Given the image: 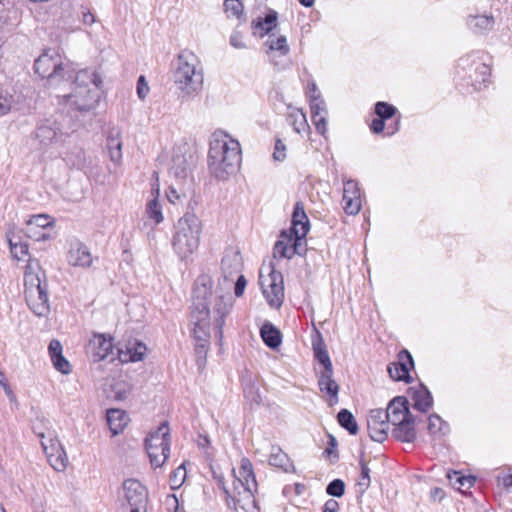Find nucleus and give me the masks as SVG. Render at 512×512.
Segmentation results:
<instances>
[{
	"instance_id": "29",
	"label": "nucleus",
	"mask_w": 512,
	"mask_h": 512,
	"mask_svg": "<svg viewBox=\"0 0 512 512\" xmlns=\"http://www.w3.org/2000/svg\"><path fill=\"white\" fill-rule=\"evenodd\" d=\"M233 301L231 297L219 296L214 306V313L216 314L215 326L222 332L226 316L231 312Z\"/></svg>"
},
{
	"instance_id": "25",
	"label": "nucleus",
	"mask_w": 512,
	"mask_h": 512,
	"mask_svg": "<svg viewBox=\"0 0 512 512\" xmlns=\"http://www.w3.org/2000/svg\"><path fill=\"white\" fill-rule=\"evenodd\" d=\"M58 132L59 128L55 124L46 121L37 126L34 139L38 142L39 148H45L56 140Z\"/></svg>"
},
{
	"instance_id": "15",
	"label": "nucleus",
	"mask_w": 512,
	"mask_h": 512,
	"mask_svg": "<svg viewBox=\"0 0 512 512\" xmlns=\"http://www.w3.org/2000/svg\"><path fill=\"white\" fill-rule=\"evenodd\" d=\"M67 262L73 267L89 268L93 258L89 248L79 240H72L69 243Z\"/></svg>"
},
{
	"instance_id": "14",
	"label": "nucleus",
	"mask_w": 512,
	"mask_h": 512,
	"mask_svg": "<svg viewBox=\"0 0 512 512\" xmlns=\"http://www.w3.org/2000/svg\"><path fill=\"white\" fill-rule=\"evenodd\" d=\"M41 446L50 465L56 471L61 472L67 468L68 457L58 439H51L50 444H47L46 441H42Z\"/></svg>"
},
{
	"instance_id": "6",
	"label": "nucleus",
	"mask_w": 512,
	"mask_h": 512,
	"mask_svg": "<svg viewBox=\"0 0 512 512\" xmlns=\"http://www.w3.org/2000/svg\"><path fill=\"white\" fill-rule=\"evenodd\" d=\"M211 469H213L211 467ZM214 478L217 480L219 486L223 489L228 498L233 502V506L231 502L227 499V504L229 507L233 509H237V504L240 502L241 497L247 500L253 501V493L256 491L257 482L254 476L252 463L243 458L241 460V465L239 467L238 472L235 474L234 480V491L230 493L224 485L223 477L218 475L214 470H212Z\"/></svg>"
},
{
	"instance_id": "24",
	"label": "nucleus",
	"mask_w": 512,
	"mask_h": 512,
	"mask_svg": "<svg viewBox=\"0 0 512 512\" xmlns=\"http://www.w3.org/2000/svg\"><path fill=\"white\" fill-rule=\"evenodd\" d=\"M48 351L54 368L62 374H69L72 367L62 354L63 348L60 341L53 339L49 344Z\"/></svg>"
},
{
	"instance_id": "62",
	"label": "nucleus",
	"mask_w": 512,
	"mask_h": 512,
	"mask_svg": "<svg viewBox=\"0 0 512 512\" xmlns=\"http://www.w3.org/2000/svg\"><path fill=\"white\" fill-rule=\"evenodd\" d=\"M149 92L148 84L146 83L145 77L140 76L137 82V94L140 99H144Z\"/></svg>"
},
{
	"instance_id": "64",
	"label": "nucleus",
	"mask_w": 512,
	"mask_h": 512,
	"mask_svg": "<svg viewBox=\"0 0 512 512\" xmlns=\"http://www.w3.org/2000/svg\"><path fill=\"white\" fill-rule=\"evenodd\" d=\"M245 397L255 403H260L261 401V395L257 389H255L253 386H250L245 389Z\"/></svg>"
},
{
	"instance_id": "58",
	"label": "nucleus",
	"mask_w": 512,
	"mask_h": 512,
	"mask_svg": "<svg viewBox=\"0 0 512 512\" xmlns=\"http://www.w3.org/2000/svg\"><path fill=\"white\" fill-rule=\"evenodd\" d=\"M12 97L0 90V116L5 115L11 109Z\"/></svg>"
},
{
	"instance_id": "21",
	"label": "nucleus",
	"mask_w": 512,
	"mask_h": 512,
	"mask_svg": "<svg viewBox=\"0 0 512 512\" xmlns=\"http://www.w3.org/2000/svg\"><path fill=\"white\" fill-rule=\"evenodd\" d=\"M146 346L137 341H130L124 346L117 347L118 360L121 363L141 361L146 353Z\"/></svg>"
},
{
	"instance_id": "28",
	"label": "nucleus",
	"mask_w": 512,
	"mask_h": 512,
	"mask_svg": "<svg viewBox=\"0 0 512 512\" xmlns=\"http://www.w3.org/2000/svg\"><path fill=\"white\" fill-rule=\"evenodd\" d=\"M129 417L125 411L120 409H109L107 411V423L112 434L118 435L127 426Z\"/></svg>"
},
{
	"instance_id": "8",
	"label": "nucleus",
	"mask_w": 512,
	"mask_h": 512,
	"mask_svg": "<svg viewBox=\"0 0 512 512\" xmlns=\"http://www.w3.org/2000/svg\"><path fill=\"white\" fill-rule=\"evenodd\" d=\"M34 70L42 78H47L49 85L60 86L62 82H68L73 78V71L69 65H64L53 55L44 53L36 59Z\"/></svg>"
},
{
	"instance_id": "16",
	"label": "nucleus",
	"mask_w": 512,
	"mask_h": 512,
	"mask_svg": "<svg viewBox=\"0 0 512 512\" xmlns=\"http://www.w3.org/2000/svg\"><path fill=\"white\" fill-rule=\"evenodd\" d=\"M413 358L407 350L398 354V361L388 365V373L395 381L410 382L409 371L413 368Z\"/></svg>"
},
{
	"instance_id": "49",
	"label": "nucleus",
	"mask_w": 512,
	"mask_h": 512,
	"mask_svg": "<svg viewBox=\"0 0 512 512\" xmlns=\"http://www.w3.org/2000/svg\"><path fill=\"white\" fill-rule=\"evenodd\" d=\"M309 102L311 117L327 115L326 104L325 101L321 98V96H313L312 101Z\"/></svg>"
},
{
	"instance_id": "36",
	"label": "nucleus",
	"mask_w": 512,
	"mask_h": 512,
	"mask_svg": "<svg viewBox=\"0 0 512 512\" xmlns=\"http://www.w3.org/2000/svg\"><path fill=\"white\" fill-rule=\"evenodd\" d=\"M276 23V12H271L267 14L264 18H258L254 23V28L256 30L255 33H258L261 37H263L276 27Z\"/></svg>"
},
{
	"instance_id": "44",
	"label": "nucleus",
	"mask_w": 512,
	"mask_h": 512,
	"mask_svg": "<svg viewBox=\"0 0 512 512\" xmlns=\"http://www.w3.org/2000/svg\"><path fill=\"white\" fill-rule=\"evenodd\" d=\"M32 430L40 439H45L47 434H51V423L43 416L37 417L32 423Z\"/></svg>"
},
{
	"instance_id": "11",
	"label": "nucleus",
	"mask_w": 512,
	"mask_h": 512,
	"mask_svg": "<svg viewBox=\"0 0 512 512\" xmlns=\"http://www.w3.org/2000/svg\"><path fill=\"white\" fill-rule=\"evenodd\" d=\"M390 423L385 418L383 409H373L367 418V430L373 441L382 443L388 437Z\"/></svg>"
},
{
	"instance_id": "57",
	"label": "nucleus",
	"mask_w": 512,
	"mask_h": 512,
	"mask_svg": "<svg viewBox=\"0 0 512 512\" xmlns=\"http://www.w3.org/2000/svg\"><path fill=\"white\" fill-rule=\"evenodd\" d=\"M166 198L171 204H181L185 198V194L171 186L166 191Z\"/></svg>"
},
{
	"instance_id": "30",
	"label": "nucleus",
	"mask_w": 512,
	"mask_h": 512,
	"mask_svg": "<svg viewBox=\"0 0 512 512\" xmlns=\"http://www.w3.org/2000/svg\"><path fill=\"white\" fill-rule=\"evenodd\" d=\"M287 120L293 130L298 134H309L311 128L308 124L306 114L299 108H290Z\"/></svg>"
},
{
	"instance_id": "10",
	"label": "nucleus",
	"mask_w": 512,
	"mask_h": 512,
	"mask_svg": "<svg viewBox=\"0 0 512 512\" xmlns=\"http://www.w3.org/2000/svg\"><path fill=\"white\" fill-rule=\"evenodd\" d=\"M114 339L111 335L105 333H95L89 340L87 353L95 362L110 358L115 359Z\"/></svg>"
},
{
	"instance_id": "52",
	"label": "nucleus",
	"mask_w": 512,
	"mask_h": 512,
	"mask_svg": "<svg viewBox=\"0 0 512 512\" xmlns=\"http://www.w3.org/2000/svg\"><path fill=\"white\" fill-rule=\"evenodd\" d=\"M343 205L347 214L356 215L362 207L361 198H343Z\"/></svg>"
},
{
	"instance_id": "51",
	"label": "nucleus",
	"mask_w": 512,
	"mask_h": 512,
	"mask_svg": "<svg viewBox=\"0 0 512 512\" xmlns=\"http://www.w3.org/2000/svg\"><path fill=\"white\" fill-rule=\"evenodd\" d=\"M375 113L379 118L385 120L391 118L396 113V108L386 102H377L375 105Z\"/></svg>"
},
{
	"instance_id": "46",
	"label": "nucleus",
	"mask_w": 512,
	"mask_h": 512,
	"mask_svg": "<svg viewBox=\"0 0 512 512\" xmlns=\"http://www.w3.org/2000/svg\"><path fill=\"white\" fill-rule=\"evenodd\" d=\"M359 464L361 467V474L358 479L357 486L359 488V492L364 493L369 488L371 483L370 469L363 459L360 460Z\"/></svg>"
},
{
	"instance_id": "56",
	"label": "nucleus",
	"mask_w": 512,
	"mask_h": 512,
	"mask_svg": "<svg viewBox=\"0 0 512 512\" xmlns=\"http://www.w3.org/2000/svg\"><path fill=\"white\" fill-rule=\"evenodd\" d=\"M162 455L164 456V460L162 461V464L164 461L169 457V451H170V439H169V428L167 427L166 423L162 422Z\"/></svg>"
},
{
	"instance_id": "20",
	"label": "nucleus",
	"mask_w": 512,
	"mask_h": 512,
	"mask_svg": "<svg viewBox=\"0 0 512 512\" xmlns=\"http://www.w3.org/2000/svg\"><path fill=\"white\" fill-rule=\"evenodd\" d=\"M193 151L187 143L176 146L172 154V170L175 176L184 173L189 165L193 163Z\"/></svg>"
},
{
	"instance_id": "3",
	"label": "nucleus",
	"mask_w": 512,
	"mask_h": 512,
	"mask_svg": "<svg viewBox=\"0 0 512 512\" xmlns=\"http://www.w3.org/2000/svg\"><path fill=\"white\" fill-rule=\"evenodd\" d=\"M72 92L58 95L70 106L79 111H89L96 108L100 100L102 79L94 71L81 70L73 74Z\"/></svg>"
},
{
	"instance_id": "17",
	"label": "nucleus",
	"mask_w": 512,
	"mask_h": 512,
	"mask_svg": "<svg viewBox=\"0 0 512 512\" xmlns=\"http://www.w3.org/2000/svg\"><path fill=\"white\" fill-rule=\"evenodd\" d=\"M385 412V418L390 423L399 424L400 421L412 416L408 408V400L405 397L398 396L390 401Z\"/></svg>"
},
{
	"instance_id": "31",
	"label": "nucleus",
	"mask_w": 512,
	"mask_h": 512,
	"mask_svg": "<svg viewBox=\"0 0 512 512\" xmlns=\"http://www.w3.org/2000/svg\"><path fill=\"white\" fill-rule=\"evenodd\" d=\"M411 398L413 401V407L421 412L428 411L433 404V398L430 391L423 385L413 391Z\"/></svg>"
},
{
	"instance_id": "45",
	"label": "nucleus",
	"mask_w": 512,
	"mask_h": 512,
	"mask_svg": "<svg viewBox=\"0 0 512 512\" xmlns=\"http://www.w3.org/2000/svg\"><path fill=\"white\" fill-rule=\"evenodd\" d=\"M186 475L185 463H182L170 474L169 484L171 489L180 488L186 479Z\"/></svg>"
},
{
	"instance_id": "53",
	"label": "nucleus",
	"mask_w": 512,
	"mask_h": 512,
	"mask_svg": "<svg viewBox=\"0 0 512 512\" xmlns=\"http://www.w3.org/2000/svg\"><path fill=\"white\" fill-rule=\"evenodd\" d=\"M343 198H361L358 183L353 180L344 182Z\"/></svg>"
},
{
	"instance_id": "34",
	"label": "nucleus",
	"mask_w": 512,
	"mask_h": 512,
	"mask_svg": "<svg viewBox=\"0 0 512 512\" xmlns=\"http://www.w3.org/2000/svg\"><path fill=\"white\" fill-rule=\"evenodd\" d=\"M494 23V18L487 15L470 16L467 21L469 28L476 34L490 31Z\"/></svg>"
},
{
	"instance_id": "5",
	"label": "nucleus",
	"mask_w": 512,
	"mask_h": 512,
	"mask_svg": "<svg viewBox=\"0 0 512 512\" xmlns=\"http://www.w3.org/2000/svg\"><path fill=\"white\" fill-rule=\"evenodd\" d=\"M202 221L193 212H186L174 225L172 247L175 253L185 259L199 247L202 234Z\"/></svg>"
},
{
	"instance_id": "63",
	"label": "nucleus",
	"mask_w": 512,
	"mask_h": 512,
	"mask_svg": "<svg viewBox=\"0 0 512 512\" xmlns=\"http://www.w3.org/2000/svg\"><path fill=\"white\" fill-rule=\"evenodd\" d=\"M247 281L244 275H240L235 283L234 293L236 297H241L244 294Z\"/></svg>"
},
{
	"instance_id": "48",
	"label": "nucleus",
	"mask_w": 512,
	"mask_h": 512,
	"mask_svg": "<svg viewBox=\"0 0 512 512\" xmlns=\"http://www.w3.org/2000/svg\"><path fill=\"white\" fill-rule=\"evenodd\" d=\"M116 400H124L128 397L131 388L126 381L117 380L111 385Z\"/></svg>"
},
{
	"instance_id": "43",
	"label": "nucleus",
	"mask_w": 512,
	"mask_h": 512,
	"mask_svg": "<svg viewBox=\"0 0 512 512\" xmlns=\"http://www.w3.org/2000/svg\"><path fill=\"white\" fill-rule=\"evenodd\" d=\"M109 157L114 163H119L122 158V142L118 135L109 136L107 139Z\"/></svg>"
},
{
	"instance_id": "23",
	"label": "nucleus",
	"mask_w": 512,
	"mask_h": 512,
	"mask_svg": "<svg viewBox=\"0 0 512 512\" xmlns=\"http://www.w3.org/2000/svg\"><path fill=\"white\" fill-rule=\"evenodd\" d=\"M160 448V426L153 428L144 439V449L150 459L152 467H160L159 456Z\"/></svg>"
},
{
	"instance_id": "2",
	"label": "nucleus",
	"mask_w": 512,
	"mask_h": 512,
	"mask_svg": "<svg viewBox=\"0 0 512 512\" xmlns=\"http://www.w3.org/2000/svg\"><path fill=\"white\" fill-rule=\"evenodd\" d=\"M173 81L183 99L195 97L203 87L204 75L201 62L189 50L181 51L174 63Z\"/></svg>"
},
{
	"instance_id": "9",
	"label": "nucleus",
	"mask_w": 512,
	"mask_h": 512,
	"mask_svg": "<svg viewBox=\"0 0 512 512\" xmlns=\"http://www.w3.org/2000/svg\"><path fill=\"white\" fill-rule=\"evenodd\" d=\"M119 499L124 512H146L147 510V489L136 479H126L123 482Z\"/></svg>"
},
{
	"instance_id": "42",
	"label": "nucleus",
	"mask_w": 512,
	"mask_h": 512,
	"mask_svg": "<svg viewBox=\"0 0 512 512\" xmlns=\"http://www.w3.org/2000/svg\"><path fill=\"white\" fill-rule=\"evenodd\" d=\"M338 422L339 424L349 431L350 434L356 435L358 432V425L353 416V414L347 409H342L338 413Z\"/></svg>"
},
{
	"instance_id": "18",
	"label": "nucleus",
	"mask_w": 512,
	"mask_h": 512,
	"mask_svg": "<svg viewBox=\"0 0 512 512\" xmlns=\"http://www.w3.org/2000/svg\"><path fill=\"white\" fill-rule=\"evenodd\" d=\"M303 240H296L291 233L282 232L280 239L275 243L274 255L291 259L295 254H300L299 247Z\"/></svg>"
},
{
	"instance_id": "26",
	"label": "nucleus",
	"mask_w": 512,
	"mask_h": 512,
	"mask_svg": "<svg viewBox=\"0 0 512 512\" xmlns=\"http://www.w3.org/2000/svg\"><path fill=\"white\" fill-rule=\"evenodd\" d=\"M415 419L410 416L399 424H393L392 436L401 442H413L416 438Z\"/></svg>"
},
{
	"instance_id": "40",
	"label": "nucleus",
	"mask_w": 512,
	"mask_h": 512,
	"mask_svg": "<svg viewBox=\"0 0 512 512\" xmlns=\"http://www.w3.org/2000/svg\"><path fill=\"white\" fill-rule=\"evenodd\" d=\"M266 46L269 48V50L277 51L282 56L287 55L290 51L287 38L283 35L277 37L269 36L266 41Z\"/></svg>"
},
{
	"instance_id": "61",
	"label": "nucleus",
	"mask_w": 512,
	"mask_h": 512,
	"mask_svg": "<svg viewBox=\"0 0 512 512\" xmlns=\"http://www.w3.org/2000/svg\"><path fill=\"white\" fill-rule=\"evenodd\" d=\"M230 45L235 49H245L246 44L243 40V36L239 31H234L230 36Z\"/></svg>"
},
{
	"instance_id": "19",
	"label": "nucleus",
	"mask_w": 512,
	"mask_h": 512,
	"mask_svg": "<svg viewBox=\"0 0 512 512\" xmlns=\"http://www.w3.org/2000/svg\"><path fill=\"white\" fill-rule=\"evenodd\" d=\"M310 229L309 220L305 213L304 205L297 202L292 215V226L289 233L293 234L296 240H304Z\"/></svg>"
},
{
	"instance_id": "47",
	"label": "nucleus",
	"mask_w": 512,
	"mask_h": 512,
	"mask_svg": "<svg viewBox=\"0 0 512 512\" xmlns=\"http://www.w3.org/2000/svg\"><path fill=\"white\" fill-rule=\"evenodd\" d=\"M224 8L227 17H234L239 19L243 14V4L241 0H225Z\"/></svg>"
},
{
	"instance_id": "59",
	"label": "nucleus",
	"mask_w": 512,
	"mask_h": 512,
	"mask_svg": "<svg viewBox=\"0 0 512 512\" xmlns=\"http://www.w3.org/2000/svg\"><path fill=\"white\" fill-rule=\"evenodd\" d=\"M311 118L317 132L320 133L322 136H325L327 133V115H320Z\"/></svg>"
},
{
	"instance_id": "7",
	"label": "nucleus",
	"mask_w": 512,
	"mask_h": 512,
	"mask_svg": "<svg viewBox=\"0 0 512 512\" xmlns=\"http://www.w3.org/2000/svg\"><path fill=\"white\" fill-rule=\"evenodd\" d=\"M259 285L264 298L272 308H280L284 301V280L272 262L262 265L259 272Z\"/></svg>"
},
{
	"instance_id": "60",
	"label": "nucleus",
	"mask_w": 512,
	"mask_h": 512,
	"mask_svg": "<svg viewBox=\"0 0 512 512\" xmlns=\"http://www.w3.org/2000/svg\"><path fill=\"white\" fill-rule=\"evenodd\" d=\"M208 348L209 344H195V353L197 355L199 367H202L205 364V358Z\"/></svg>"
},
{
	"instance_id": "13",
	"label": "nucleus",
	"mask_w": 512,
	"mask_h": 512,
	"mask_svg": "<svg viewBox=\"0 0 512 512\" xmlns=\"http://www.w3.org/2000/svg\"><path fill=\"white\" fill-rule=\"evenodd\" d=\"M210 310L203 306L198 312H192L193 338L195 344H209L210 340Z\"/></svg>"
},
{
	"instance_id": "35",
	"label": "nucleus",
	"mask_w": 512,
	"mask_h": 512,
	"mask_svg": "<svg viewBox=\"0 0 512 512\" xmlns=\"http://www.w3.org/2000/svg\"><path fill=\"white\" fill-rule=\"evenodd\" d=\"M241 266V256L239 252L236 251H231L230 253H227L223 257L221 262L222 271L225 274V277L240 272Z\"/></svg>"
},
{
	"instance_id": "22",
	"label": "nucleus",
	"mask_w": 512,
	"mask_h": 512,
	"mask_svg": "<svg viewBox=\"0 0 512 512\" xmlns=\"http://www.w3.org/2000/svg\"><path fill=\"white\" fill-rule=\"evenodd\" d=\"M318 386L322 393L329 396V405L338 403L339 386L333 379V369H323L318 377Z\"/></svg>"
},
{
	"instance_id": "41",
	"label": "nucleus",
	"mask_w": 512,
	"mask_h": 512,
	"mask_svg": "<svg viewBox=\"0 0 512 512\" xmlns=\"http://www.w3.org/2000/svg\"><path fill=\"white\" fill-rule=\"evenodd\" d=\"M269 464L278 468H281L285 471H288L291 464L289 458L286 453H284L280 448H272L271 454L269 456Z\"/></svg>"
},
{
	"instance_id": "32",
	"label": "nucleus",
	"mask_w": 512,
	"mask_h": 512,
	"mask_svg": "<svg viewBox=\"0 0 512 512\" xmlns=\"http://www.w3.org/2000/svg\"><path fill=\"white\" fill-rule=\"evenodd\" d=\"M261 337L264 343L272 348L276 349L281 345L282 337L280 331L271 323L266 322L262 325L260 330Z\"/></svg>"
},
{
	"instance_id": "50",
	"label": "nucleus",
	"mask_w": 512,
	"mask_h": 512,
	"mask_svg": "<svg viewBox=\"0 0 512 512\" xmlns=\"http://www.w3.org/2000/svg\"><path fill=\"white\" fill-rule=\"evenodd\" d=\"M8 243L13 258L22 260L28 254V245L26 243H13L10 237H8Z\"/></svg>"
},
{
	"instance_id": "54",
	"label": "nucleus",
	"mask_w": 512,
	"mask_h": 512,
	"mask_svg": "<svg viewBox=\"0 0 512 512\" xmlns=\"http://www.w3.org/2000/svg\"><path fill=\"white\" fill-rule=\"evenodd\" d=\"M273 160L277 162H283L287 157V146L279 138L275 140L274 151L272 154Z\"/></svg>"
},
{
	"instance_id": "33",
	"label": "nucleus",
	"mask_w": 512,
	"mask_h": 512,
	"mask_svg": "<svg viewBox=\"0 0 512 512\" xmlns=\"http://www.w3.org/2000/svg\"><path fill=\"white\" fill-rule=\"evenodd\" d=\"M158 194H159V188L158 186H153L152 189V196L153 198L148 201L146 206V214L150 221L153 223L148 224V222H145L144 225L148 226L150 225L152 228L154 226H157L160 223V204L158 200Z\"/></svg>"
},
{
	"instance_id": "39",
	"label": "nucleus",
	"mask_w": 512,
	"mask_h": 512,
	"mask_svg": "<svg viewBox=\"0 0 512 512\" xmlns=\"http://www.w3.org/2000/svg\"><path fill=\"white\" fill-rule=\"evenodd\" d=\"M428 431L433 436H443L449 431V425L436 414L428 418Z\"/></svg>"
},
{
	"instance_id": "4",
	"label": "nucleus",
	"mask_w": 512,
	"mask_h": 512,
	"mask_svg": "<svg viewBox=\"0 0 512 512\" xmlns=\"http://www.w3.org/2000/svg\"><path fill=\"white\" fill-rule=\"evenodd\" d=\"M25 298L32 312L41 317L49 312L48 285L39 261L29 259L24 273Z\"/></svg>"
},
{
	"instance_id": "1",
	"label": "nucleus",
	"mask_w": 512,
	"mask_h": 512,
	"mask_svg": "<svg viewBox=\"0 0 512 512\" xmlns=\"http://www.w3.org/2000/svg\"><path fill=\"white\" fill-rule=\"evenodd\" d=\"M241 162V145L223 130L212 135L208 151V169L218 180H227L236 174Z\"/></svg>"
},
{
	"instance_id": "12",
	"label": "nucleus",
	"mask_w": 512,
	"mask_h": 512,
	"mask_svg": "<svg viewBox=\"0 0 512 512\" xmlns=\"http://www.w3.org/2000/svg\"><path fill=\"white\" fill-rule=\"evenodd\" d=\"M213 292V280L207 274L198 276L195 280L193 287V310L192 312H198L203 306L209 308L208 301L212 296Z\"/></svg>"
},
{
	"instance_id": "38",
	"label": "nucleus",
	"mask_w": 512,
	"mask_h": 512,
	"mask_svg": "<svg viewBox=\"0 0 512 512\" xmlns=\"http://www.w3.org/2000/svg\"><path fill=\"white\" fill-rule=\"evenodd\" d=\"M447 477L450 481V484L458 489L459 491H464V489H469L473 483L475 482V478L472 476H463L457 471L449 472Z\"/></svg>"
},
{
	"instance_id": "55",
	"label": "nucleus",
	"mask_w": 512,
	"mask_h": 512,
	"mask_svg": "<svg viewBox=\"0 0 512 512\" xmlns=\"http://www.w3.org/2000/svg\"><path fill=\"white\" fill-rule=\"evenodd\" d=\"M326 492L334 497H341L345 492V484L340 479L330 482L326 488Z\"/></svg>"
},
{
	"instance_id": "37",
	"label": "nucleus",
	"mask_w": 512,
	"mask_h": 512,
	"mask_svg": "<svg viewBox=\"0 0 512 512\" xmlns=\"http://www.w3.org/2000/svg\"><path fill=\"white\" fill-rule=\"evenodd\" d=\"M313 350L316 359L323 365V369H333L332 362L320 334H318V340L313 341Z\"/></svg>"
},
{
	"instance_id": "27",
	"label": "nucleus",
	"mask_w": 512,
	"mask_h": 512,
	"mask_svg": "<svg viewBox=\"0 0 512 512\" xmlns=\"http://www.w3.org/2000/svg\"><path fill=\"white\" fill-rule=\"evenodd\" d=\"M50 217L46 214H38L32 216L29 220L26 221L25 234L27 237L34 239L36 241L47 239L46 234L36 235L34 234V230L36 228L45 229L48 226H51Z\"/></svg>"
}]
</instances>
